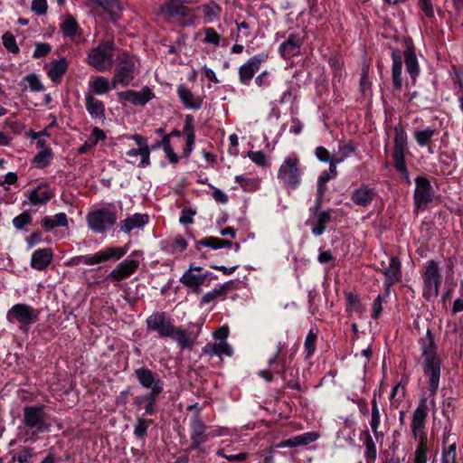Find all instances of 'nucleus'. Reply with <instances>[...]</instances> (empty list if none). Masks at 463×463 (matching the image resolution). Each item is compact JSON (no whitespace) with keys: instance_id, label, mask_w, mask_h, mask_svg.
<instances>
[{"instance_id":"nucleus-1","label":"nucleus","mask_w":463,"mask_h":463,"mask_svg":"<svg viewBox=\"0 0 463 463\" xmlns=\"http://www.w3.org/2000/svg\"><path fill=\"white\" fill-rule=\"evenodd\" d=\"M421 351L424 357V373L430 378V392L434 395L439 388L441 363L437 355L434 337L430 328L427 329L425 337L421 339Z\"/></svg>"},{"instance_id":"nucleus-2","label":"nucleus","mask_w":463,"mask_h":463,"mask_svg":"<svg viewBox=\"0 0 463 463\" xmlns=\"http://www.w3.org/2000/svg\"><path fill=\"white\" fill-rule=\"evenodd\" d=\"M114 51L112 41H102L88 52L86 62L98 71H109L114 64Z\"/></svg>"},{"instance_id":"nucleus-3","label":"nucleus","mask_w":463,"mask_h":463,"mask_svg":"<svg viewBox=\"0 0 463 463\" xmlns=\"http://www.w3.org/2000/svg\"><path fill=\"white\" fill-rule=\"evenodd\" d=\"M23 423L33 435L49 432L52 427L43 405L25 406L23 410Z\"/></svg>"},{"instance_id":"nucleus-4","label":"nucleus","mask_w":463,"mask_h":463,"mask_svg":"<svg viewBox=\"0 0 463 463\" xmlns=\"http://www.w3.org/2000/svg\"><path fill=\"white\" fill-rule=\"evenodd\" d=\"M117 66L112 77V88L126 87L134 80L137 68L135 57L123 52L116 59Z\"/></svg>"},{"instance_id":"nucleus-5","label":"nucleus","mask_w":463,"mask_h":463,"mask_svg":"<svg viewBox=\"0 0 463 463\" xmlns=\"http://www.w3.org/2000/svg\"><path fill=\"white\" fill-rule=\"evenodd\" d=\"M302 174L298 156L291 154L279 165L277 176L284 186L296 189L301 183Z\"/></svg>"},{"instance_id":"nucleus-6","label":"nucleus","mask_w":463,"mask_h":463,"mask_svg":"<svg viewBox=\"0 0 463 463\" xmlns=\"http://www.w3.org/2000/svg\"><path fill=\"white\" fill-rule=\"evenodd\" d=\"M196 0H165L160 11L168 17L176 18L184 24H191L195 20V13L185 5H193Z\"/></svg>"},{"instance_id":"nucleus-7","label":"nucleus","mask_w":463,"mask_h":463,"mask_svg":"<svg viewBox=\"0 0 463 463\" xmlns=\"http://www.w3.org/2000/svg\"><path fill=\"white\" fill-rule=\"evenodd\" d=\"M88 227L95 233H105L109 231L117 222L116 213L101 208L92 211L86 217Z\"/></svg>"},{"instance_id":"nucleus-8","label":"nucleus","mask_w":463,"mask_h":463,"mask_svg":"<svg viewBox=\"0 0 463 463\" xmlns=\"http://www.w3.org/2000/svg\"><path fill=\"white\" fill-rule=\"evenodd\" d=\"M127 253V250L119 247H109L96 252L93 255H80L71 260L70 264L89 266L96 265L109 260H118Z\"/></svg>"},{"instance_id":"nucleus-9","label":"nucleus","mask_w":463,"mask_h":463,"mask_svg":"<svg viewBox=\"0 0 463 463\" xmlns=\"http://www.w3.org/2000/svg\"><path fill=\"white\" fill-rule=\"evenodd\" d=\"M422 277L424 283L423 297L426 299L438 297L441 284V275L439 266L434 260L427 262Z\"/></svg>"},{"instance_id":"nucleus-10","label":"nucleus","mask_w":463,"mask_h":463,"mask_svg":"<svg viewBox=\"0 0 463 463\" xmlns=\"http://www.w3.org/2000/svg\"><path fill=\"white\" fill-rule=\"evenodd\" d=\"M189 426L191 449L206 453V450L202 447V445L209 439V427L203 422L202 419L198 415L194 416L190 420Z\"/></svg>"},{"instance_id":"nucleus-11","label":"nucleus","mask_w":463,"mask_h":463,"mask_svg":"<svg viewBox=\"0 0 463 463\" xmlns=\"http://www.w3.org/2000/svg\"><path fill=\"white\" fill-rule=\"evenodd\" d=\"M40 311L26 304H15L7 312L9 321H16L24 325H32L39 318Z\"/></svg>"},{"instance_id":"nucleus-12","label":"nucleus","mask_w":463,"mask_h":463,"mask_svg":"<svg viewBox=\"0 0 463 463\" xmlns=\"http://www.w3.org/2000/svg\"><path fill=\"white\" fill-rule=\"evenodd\" d=\"M134 374L139 384L143 388L149 390L148 393L161 394L163 392L164 382L150 369L140 367L135 371Z\"/></svg>"},{"instance_id":"nucleus-13","label":"nucleus","mask_w":463,"mask_h":463,"mask_svg":"<svg viewBox=\"0 0 463 463\" xmlns=\"http://www.w3.org/2000/svg\"><path fill=\"white\" fill-rule=\"evenodd\" d=\"M208 277V272H203V268L191 265L190 268L180 278V281L194 293L201 292V286Z\"/></svg>"},{"instance_id":"nucleus-14","label":"nucleus","mask_w":463,"mask_h":463,"mask_svg":"<svg viewBox=\"0 0 463 463\" xmlns=\"http://www.w3.org/2000/svg\"><path fill=\"white\" fill-rule=\"evenodd\" d=\"M267 57L266 54L260 53L250 57L245 63L241 65L239 68L240 82L243 85H249Z\"/></svg>"},{"instance_id":"nucleus-15","label":"nucleus","mask_w":463,"mask_h":463,"mask_svg":"<svg viewBox=\"0 0 463 463\" xmlns=\"http://www.w3.org/2000/svg\"><path fill=\"white\" fill-rule=\"evenodd\" d=\"M414 203L416 209H424L432 200V188L430 181L424 176L415 179Z\"/></svg>"},{"instance_id":"nucleus-16","label":"nucleus","mask_w":463,"mask_h":463,"mask_svg":"<svg viewBox=\"0 0 463 463\" xmlns=\"http://www.w3.org/2000/svg\"><path fill=\"white\" fill-rule=\"evenodd\" d=\"M148 331L157 332L160 337H166L172 329L173 323L167 318L165 312H156L149 316L146 320Z\"/></svg>"},{"instance_id":"nucleus-17","label":"nucleus","mask_w":463,"mask_h":463,"mask_svg":"<svg viewBox=\"0 0 463 463\" xmlns=\"http://www.w3.org/2000/svg\"><path fill=\"white\" fill-rule=\"evenodd\" d=\"M428 404L426 399H421L414 410L411 420V434L413 437L427 436L425 424L428 417Z\"/></svg>"},{"instance_id":"nucleus-18","label":"nucleus","mask_w":463,"mask_h":463,"mask_svg":"<svg viewBox=\"0 0 463 463\" xmlns=\"http://www.w3.org/2000/svg\"><path fill=\"white\" fill-rule=\"evenodd\" d=\"M303 43V36L298 33H290L288 37L280 43L279 52L284 59L299 55Z\"/></svg>"},{"instance_id":"nucleus-19","label":"nucleus","mask_w":463,"mask_h":463,"mask_svg":"<svg viewBox=\"0 0 463 463\" xmlns=\"http://www.w3.org/2000/svg\"><path fill=\"white\" fill-rule=\"evenodd\" d=\"M118 96L120 100H126L135 106H144L149 100L155 98V94L148 87H144L141 90H126L118 92Z\"/></svg>"},{"instance_id":"nucleus-20","label":"nucleus","mask_w":463,"mask_h":463,"mask_svg":"<svg viewBox=\"0 0 463 463\" xmlns=\"http://www.w3.org/2000/svg\"><path fill=\"white\" fill-rule=\"evenodd\" d=\"M174 340L181 349H191L194 344L195 336L189 330L173 325L169 335L166 336Z\"/></svg>"},{"instance_id":"nucleus-21","label":"nucleus","mask_w":463,"mask_h":463,"mask_svg":"<svg viewBox=\"0 0 463 463\" xmlns=\"http://www.w3.org/2000/svg\"><path fill=\"white\" fill-rule=\"evenodd\" d=\"M139 262L127 259L120 262L108 276L109 279L119 281L131 276L138 268Z\"/></svg>"},{"instance_id":"nucleus-22","label":"nucleus","mask_w":463,"mask_h":463,"mask_svg":"<svg viewBox=\"0 0 463 463\" xmlns=\"http://www.w3.org/2000/svg\"><path fill=\"white\" fill-rule=\"evenodd\" d=\"M376 196L377 193L374 188L367 185H361L359 188L354 189L352 192L351 200L354 204L365 207L371 204Z\"/></svg>"},{"instance_id":"nucleus-23","label":"nucleus","mask_w":463,"mask_h":463,"mask_svg":"<svg viewBox=\"0 0 463 463\" xmlns=\"http://www.w3.org/2000/svg\"><path fill=\"white\" fill-rule=\"evenodd\" d=\"M177 94L184 106L190 109H198L202 107L203 98L192 92L186 86L181 84L177 87Z\"/></svg>"},{"instance_id":"nucleus-24","label":"nucleus","mask_w":463,"mask_h":463,"mask_svg":"<svg viewBox=\"0 0 463 463\" xmlns=\"http://www.w3.org/2000/svg\"><path fill=\"white\" fill-rule=\"evenodd\" d=\"M150 153L151 148H133L126 152V156L129 157L127 159L128 164L137 165L141 168H146L150 165Z\"/></svg>"},{"instance_id":"nucleus-25","label":"nucleus","mask_w":463,"mask_h":463,"mask_svg":"<svg viewBox=\"0 0 463 463\" xmlns=\"http://www.w3.org/2000/svg\"><path fill=\"white\" fill-rule=\"evenodd\" d=\"M52 258L53 252L51 248L36 250L32 254L31 267L36 270H43L49 266Z\"/></svg>"},{"instance_id":"nucleus-26","label":"nucleus","mask_w":463,"mask_h":463,"mask_svg":"<svg viewBox=\"0 0 463 463\" xmlns=\"http://www.w3.org/2000/svg\"><path fill=\"white\" fill-rule=\"evenodd\" d=\"M85 106L88 113L94 119H105V106L103 102L96 99L90 92L85 93Z\"/></svg>"},{"instance_id":"nucleus-27","label":"nucleus","mask_w":463,"mask_h":463,"mask_svg":"<svg viewBox=\"0 0 463 463\" xmlns=\"http://www.w3.org/2000/svg\"><path fill=\"white\" fill-rule=\"evenodd\" d=\"M149 217L147 214L135 213L119 222L120 231L125 233H130L135 229L143 228L148 223Z\"/></svg>"},{"instance_id":"nucleus-28","label":"nucleus","mask_w":463,"mask_h":463,"mask_svg":"<svg viewBox=\"0 0 463 463\" xmlns=\"http://www.w3.org/2000/svg\"><path fill=\"white\" fill-rule=\"evenodd\" d=\"M232 281H228L223 284L217 285L213 289L203 295L200 306L208 305L216 299H225L227 293L231 290Z\"/></svg>"},{"instance_id":"nucleus-29","label":"nucleus","mask_w":463,"mask_h":463,"mask_svg":"<svg viewBox=\"0 0 463 463\" xmlns=\"http://www.w3.org/2000/svg\"><path fill=\"white\" fill-rule=\"evenodd\" d=\"M383 273L385 277L384 284L387 287H390L400 281L402 278V271L401 261L399 259L395 256L391 257L389 265L387 268H384Z\"/></svg>"},{"instance_id":"nucleus-30","label":"nucleus","mask_w":463,"mask_h":463,"mask_svg":"<svg viewBox=\"0 0 463 463\" xmlns=\"http://www.w3.org/2000/svg\"><path fill=\"white\" fill-rule=\"evenodd\" d=\"M203 354L213 357V355H232V348L227 342H215L206 344L203 350Z\"/></svg>"},{"instance_id":"nucleus-31","label":"nucleus","mask_w":463,"mask_h":463,"mask_svg":"<svg viewBox=\"0 0 463 463\" xmlns=\"http://www.w3.org/2000/svg\"><path fill=\"white\" fill-rule=\"evenodd\" d=\"M160 394L146 393L137 395L134 399V404L138 408H143L146 414L154 415L156 411V402Z\"/></svg>"},{"instance_id":"nucleus-32","label":"nucleus","mask_w":463,"mask_h":463,"mask_svg":"<svg viewBox=\"0 0 463 463\" xmlns=\"http://www.w3.org/2000/svg\"><path fill=\"white\" fill-rule=\"evenodd\" d=\"M68 66L69 62L65 58L52 61L47 65L48 76L53 82H58L66 72Z\"/></svg>"},{"instance_id":"nucleus-33","label":"nucleus","mask_w":463,"mask_h":463,"mask_svg":"<svg viewBox=\"0 0 463 463\" xmlns=\"http://www.w3.org/2000/svg\"><path fill=\"white\" fill-rule=\"evenodd\" d=\"M392 82L395 89L400 90L402 86V56L399 50H393L392 52Z\"/></svg>"},{"instance_id":"nucleus-34","label":"nucleus","mask_w":463,"mask_h":463,"mask_svg":"<svg viewBox=\"0 0 463 463\" xmlns=\"http://www.w3.org/2000/svg\"><path fill=\"white\" fill-rule=\"evenodd\" d=\"M112 89V82L110 83L107 78H105L104 76H97L89 82L88 92H90L93 96H102L108 93Z\"/></svg>"},{"instance_id":"nucleus-35","label":"nucleus","mask_w":463,"mask_h":463,"mask_svg":"<svg viewBox=\"0 0 463 463\" xmlns=\"http://www.w3.org/2000/svg\"><path fill=\"white\" fill-rule=\"evenodd\" d=\"M52 197V194L49 188L38 186L32 190L29 194V201L33 205L45 204Z\"/></svg>"},{"instance_id":"nucleus-36","label":"nucleus","mask_w":463,"mask_h":463,"mask_svg":"<svg viewBox=\"0 0 463 463\" xmlns=\"http://www.w3.org/2000/svg\"><path fill=\"white\" fill-rule=\"evenodd\" d=\"M60 29L64 37L76 41L79 33V25L73 16L68 15L60 25Z\"/></svg>"},{"instance_id":"nucleus-37","label":"nucleus","mask_w":463,"mask_h":463,"mask_svg":"<svg viewBox=\"0 0 463 463\" xmlns=\"http://www.w3.org/2000/svg\"><path fill=\"white\" fill-rule=\"evenodd\" d=\"M404 60L408 73L413 80H415L419 74V63L414 50L411 46H408L406 52H404Z\"/></svg>"},{"instance_id":"nucleus-38","label":"nucleus","mask_w":463,"mask_h":463,"mask_svg":"<svg viewBox=\"0 0 463 463\" xmlns=\"http://www.w3.org/2000/svg\"><path fill=\"white\" fill-rule=\"evenodd\" d=\"M438 133V130L435 128L428 127L424 129L415 130L413 133V137L417 142V144L423 147L430 145L432 140V137Z\"/></svg>"},{"instance_id":"nucleus-39","label":"nucleus","mask_w":463,"mask_h":463,"mask_svg":"<svg viewBox=\"0 0 463 463\" xmlns=\"http://www.w3.org/2000/svg\"><path fill=\"white\" fill-rule=\"evenodd\" d=\"M43 226L47 230H52L56 227H67V215L64 213H59L52 217L45 216L43 219Z\"/></svg>"},{"instance_id":"nucleus-40","label":"nucleus","mask_w":463,"mask_h":463,"mask_svg":"<svg viewBox=\"0 0 463 463\" xmlns=\"http://www.w3.org/2000/svg\"><path fill=\"white\" fill-rule=\"evenodd\" d=\"M332 216L330 211H323L317 213V223L312 227V233L315 236H320L324 233L326 225L331 222Z\"/></svg>"},{"instance_id":"nucleus-41","label":"nucleus","mask_w":463,"mask_h":463,"mask_svg":"<svg viewBox=\"0 0 463 463\" xmlns=\"http://www.w3.org/2000/svg\"><path fill=\"white\" fill-rule=\"evenodd\" d=\"M235 182L246 192H253L258 190L260 187V181L258 178L236 175Z\"/></svg>"},{"instance_id":"nucleus-42","label":"nucleus","mask_w":463,"mask_h":463,"mask_svg":"<svg viewBox=\"0 0 463 463\" xmlns=\"http://www.w3.org/2000/svg\"><path fill=\"white\" fill-rule=\"evenodd\" d=\"M381 422V414L378 408V403L375 396L372 400V415H371V420H370V426L372 429V431L377 438L379 436L378 428L380 426Z\"/></svg>"},{"instance_id":"nucleus-43","label":"nucleus","mask_w":463,"mask_h":463,"mask_svg":"<svg viewBox=\"0 0 463 463\" xmlns=\"http://www.w3.org/2000/svg\"><path fill=\"white\" fill-rule=\"evenodd\" d=\"M198 10L203 13L204 17L207 18L209 22H212L213 19L220 15L222 8L218 4L212 3L210 5H203L199 6Z\"/></svg>"},{"instance_id":"nucleus-44","label":"nucleus","mask_w":463,"mask_h":463,"mask_svg":"<svg viewBox=\"0 0 463 463\" xmlns=\"http://www.w3.org/2000/svg\"><path fill=\"white\" fill-rule=\"evenodd\" d=\"M394 149L393 151L405 152L407 146V134L402 128H394Z\"/></svg>"},{"instance_id":"nucleus-45","label":"nucleus","mask_w":463,"mask_h":463,"mask_svg":"<svg viewBox=\"0 0 463 463\" xmlns=\"http://www.w3.org/2000/svg\"><path fill=\"white\" fill-rule=\"evenodd\" d=\"M52 150L48 147H43L34 156L33 163L37 167H45L52 160Z\"/></svg>"},{"instance_id":"nucleus-46","label":"nucleus","mask_w":463,"mask_h":463,"mask_svg":"<svg viewBox=\"0 0 463 463\" xmlns=\"http://www.w3.org/2000/svg\"><path fill=\"white\" fill-rule=\"evenodd\" d=\"M92 3L102 7L108 14H114L120 11L121 6L118 0H90Z\"/></svg>"},{"instance_id":"nucleus-47","label":"nucleus","mask_w":463,"mask_h":463,"mask_svg":"<svg viewBox=\"0 0 463 463\" xmlns=\"http://www.w3.org/2000/svg\"><path fill=\"white\" fill-rule=\"evenodd\" d=\"M152 422V420H147L144 417H138L134 425V434L136 437L144 439L146 434V430Z\"/></svg>"},{"instance_id":"nucleus-48","label":"nucleus","mask_w":463,"mask_h":463,"mask_svg":"<svg viewBox=\"0 0 463 463\" xmlns=\"http://www.w3.org/2000/svg\"><path fill=\"white\" fill-rule=\"evenodd\" d=\"M24 89H29L33 92L43 90V85L35 74H29L24 78Z\"/></svg>"},{"instance_id":"nucleus-49","label":"nucleus","mask_w":463,"mask_h":463,"mask_svg":"<svg viewBox=\"0 0 463 463\" xmlns=\"http://www.w3.org/2000/svg\"><path fill=\"white\" fill-rule=\"evenodd\" d=\"M363 435L364 436L365 458L367 459H375L376 447L371 434L366 430L363 432Z\"/></svg>"},{"instance_id":"nucleus-50","label":"nucleus","mask_w":463,"mask_h":463,"mask_svg":"<svg viewBox=\"0 0 463 463\" xmlns=\"http://www.w3.org/2000/svg\"><path fill=\"white\" fill-rule=\"evenodd\" d=\"M393 160L395 168L408 177V171L405 164L404 152L393 151Z\"/></svg>"},{"instance_id":"nucleus-51","label":"nucleus","mask_w":463,"mask_h":463,"mask_svg":"<svg viewBox=\"0 0 463 463\" xmlns=\"http://www.w3.org/2000/svg\"><path fill=\"white\" fill-rule=\"evenodd\" d=\"M319 439V434L315 431L306 432L295 437L298 446L310 444Z\"/></svg>"},{"instance_id":"nucleus-52","label":"nucleus","mask_w":463,"mask_h":463,"mask_svg":"<svg viewBox=\"0 0 463 463\" xmlns=\"http://www.w3.org/2000/svg\"><path fill=\"white\" fill-rule=\"evenodd\" d=\"M316 341L317 334L310 330L305 340V350L307 358L312 356L316 351Z\"/></svg>"},{"instance_id":"nucleus-53","label":"nucleus","mask_w":463,"mask_h":463,"mask_svg":"<svg viewBox=\"0 0 463 463\" xmlns=\"http://www.w3.org/2000/svg\"><path fill=\"white\" fill-rule=\"evenodd\" d=\"M414 439L418 441L417 448L415 449L414 455L420 457H428V437L427 436H420L414 437Z\"/></svg>"},{"instance_id":"nucleus-54","label":"nucleus","mask_w":463,"mask_h":463,"mask_svg":"<svg viewBox=\"0 0 463 463\" xmlns=\"http://www.w3.org/2000/svg\"><path fill=\"white\" fill-rule=\"evenodd\" d=\"M204 39L203 42L206 43L213 44L214 46L219 45L221 41V35L212 27L204 29Z\"/></svg>"},{"instance_id":"nucleus-55","label":"nucleus","mask_w":463,"mask_h":463,"mask_svg":"<svg viewBox=\"0 0 463 463\" xmlns=\"http://www.w3.org/2000/svg\"><path fill=\"white\" fill-rule=\"evenodd\" d=\"M33 449L27 447L23 449L15 457H14V459L19 463H33Z\"/></svg>"},{"instance_id":"nucleus-56","label":"nucleus","mask_w":463,"mask_h":463,"mask_svg":"<svg viewBox=\"0 0 463 463\" xmlns=\"http://www.w3.org/2000/svg\"><path fill=\"white\" fill-rule=\"evenodd\" d=\"M248 156L257 165L266 166L269 165L266 155L261 151H249Z\"/></svg>"},{"instance_id":"nucleus-57","label":"nucleus","mask_w":463,"mask_h":463,"mask_svg":"<svg viewBox=\"0 0 463 463\" xmlns=\"http://www.w3.org/2000/svg\"><path fill=\"white\" fill-rule=\"evenodd\" d=\"M4 46L12 52H17L19 51L18 46L16 45L15 38L14 35L7 32L3 34L2 37Z\"/></svg>"},{"instance_id":"nucleus-58","label":"nucleus","mask_w":463,"mask_h":463,"mask_svg":"<svg viewBox=\"0 0 463 463\" xmlns=\"http://www.w3.org/2000/svg\"><path fill=\"white\" fill-rule=\"evenodd\" d=\"M31 8L37 15H43L48 9L47 0H33Z\"/></svg>"},{"instance_id":"nucleus-59","label":"nucleus","mask_w":463,"mask_h":463,"mask_svg":"<svg viewBox=\"0 0 463 463\" xmlns=\"http://www.w3.org/2000/svg\"><path fill=\"white\" fill-rule=\"evenodd\" d=\"M31 215L27 212H24L13 220V224L17 229H23L26 224L30 223Z\"/></svg>"},{"instance_id":"nucleus-60","label":"nucleus","mask_w":463,"mask_h":463,"mask_svg":"<svg viewBox=\"0 0 463 463\" xmlns=\"http://www.w3.org/2000/svg\"><path fill=\"white\" fill-rule=\"evenodd\" d=\"M51 52V45L46 43H36L33 51V58L39 59L46 56Z\"/></svg>"},{"instance_id":"nucleus-61","label":"nucleus","mask_w":463,"mask_h":463,"mask_svg":"<svg viewBox=\"0 0 463 463\" xmlns=\"http://www.w3.org/2000/svg\"><path fill=\"white\" fill-rule=\"evenodd\" d=\"M217 455L226 458L229 461L235 462V461H243L247 455L246 453H239V454H231L228 455L225 453L223 449H220L217 450Z\"/></svg>"},{"instance_id":"nucleus-62","label":"nucleus","mask_w":463,"mask_h":463,"mask_svg":"<svg viewBox=\"0 0 463 463\" xmlns=\"http://www.w3.org/2000/svg\"><path fill=\"white\" fill-rule=\"evenodd\" d=\"M281 348H282L281 344L278 343L274 353L268 359L269 370H273L275 368V366L278 365L280 363L279 355V353L281 351Z\"/></svg>"},{"instance_id":"nucleus-63","label":"nucleus","mask_w":463,"mask_h":463,"mask_svg":"<svg viewBox=\"0 0 463 463\" xmlns=\"http://www.w3.org/2000/svg\"><path fill=\"white\" fill-rule=\"evenodd\" d=\"M198 243L214 250L222 249L221 239L216 237H207L201 240Z\"/></svg>"},{"instance_id":"nucleus-64","label":"nucleus","mask_w":463,"mask_h":463,"mask_svg":"<svg viewBox=\"0 0 463 463\" xmlns=\"http://www.w3.org/2000/svg\"><path fill=\"white\" fill-rule=\"evenodd\" d=\"M354 152V146L352 144H343L340 145L338 147V154L340 155V157L338 159H341V162L350 156Z\"/></svg>"}]
</instances>
